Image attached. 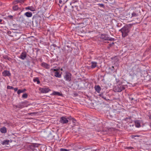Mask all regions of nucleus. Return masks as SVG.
I'll return each mask as SVG.
<instances>
[{
    "instance_id": "obj_1",
    "label": "nucleus",
    "mask_w": 151,
    "mask_h": 151,
    "mask_svg": "<svg viewBox=\"0 0 151 151\" xmlns=\"http://www.w3.org/2000/svg\"><path fill=\"white\" fill-rule=\"evenodd\" d=\"M122 34V36L125 37L127 36L129 31V29L127 27H124L119 30Z\"/></svg>"
},
{
    "instance_id": "obj_2",
    "label": "nucleus",
    "mask_w": 151,
    "mask_h": 151,
    "mask_svg": "<svg viewBox=\"0 0 151 151\" xmlns=\"http://www.w3.org/2000/svg\"><path fill=\"white\" fill-rule=\"evenodd\" d=\"M101 39L105 40L113 41L114 39L111 37H109L108 35L106 34H102L101 36Z\"/></svg>"
},
{
    "instance_id": "obj_3",
    "label": "nucleus",
    "mask_w": 151,
    "mask_h": 151,
    "mask_svg": "<svg viewBox=\"0 0 151 151\" xmlns=\"http://www.w3.org/2000/svg\"><path fill=\"white\" fill-rule=\"evenodd\" d=\"M124 87L122 85H119L114 88V90L116 92H120L124 89Z\"/></svg>"
},
{
    "instance_id": "obj_4",
    "label": "nucleus",
    "mask_w": 151,
    "mask_h": 151,
    "mask_svg": "<svg viewBox=\"0 0 151 151\" xmlns=\"http://www.w3.org/2000/svg\"><path fill=\"white\" fill-rule=\"evenodd\" d=\"M64 78L65 80L68 81H70L71 80V74L68 72H66L64 76Z\"/></svg>"
},
{
    "instance_id": "obj_5",
    "label": "nucleus",
    "mask_w": 151,
    "mask_h": 151,
    "mask_svg": "<svg viewBox=\"0 0 151 151\" xmlns=\"http://www.w3.org/2000/svg\"><path fill=\"white\" fill-rule=\"evenodd\" d=\"M69 119L68 117L67 118L65 116H63L60 118V122L62 124H66L68 122V119Z\"/></svg>"
},
{
    "instance_id": "obj_6",
    "label": "nucleus",
    "mask_w": 151,
    "mask_h": 151,
    "mask_svg": "<svg viewBox=\"0 0 151 151\" xmlns=\"http://www.w3.org/2000/svg\"><path fill=\"white\" fill-rule=\"evenodd\" d=\"M40 90L41 93H46L49 92L50 90L48 88H40Z\"/></svg>"
},
{
    "instance_id": "obj_7",
    "label": "nucleus",
    "mask_w": 151,
    "mask_h": 151,
    "mask_svg": "<svg viewBox=\"0 0 151 151\" xmlns=\"http://www.w3.org/2000/svg\"><path fill=\"white\" fill-rule=\"evenodd\" d=\"M41 65L42 66L47 69H49L50 68V65L47 63L44 62L42 63Z\"/></svg>"
},
{
    "instance_id": "obj_8",
    "label": "nucleus",
    "mask_w": 151,
    "mask_h": 151,
    "mask_svg": "<svg viewBox=\"0 0 151 151\" xmlns=\"http://www.w3.org/2000/svg\"><path fill=\"white\" fill-rule=\"evenodd\" d=\"M3 76H9L11 74L9 71L7 70H5L2 73Z\"/></svg>"
},
{
    "instance_id": "obj_9",
    "label": "nucleus",
    "mask_w": 151,
    "mask_h": 151,
    "mask_svg": "<svg viewBox=\"0 0 151 151\" xmlns=\"http://www.w3.org/2000/svg\"><path fill=\"white\" fill-rule=\"evenodd\" d=\"M27 56V55L25 52H22L19 58L22 60H24Z\"/></svg>"
},
{
    "instance_id": "obj_10",
    "label": "nucleus",
    "mask_w": 151,
    "mask_h": 151,
    "mask_svg": "<svg viewBox=\"0 0 151 151\" xmlns=\"http://www.w3.org/2000/svg\"><path fill=\"white\" fill-rule=\"evenodd\" d=\"M32 13L31 12H27L25 13L24 15L27 17H31L32 16Z\"/></svg>"
},
{
    "instance_id": "obj_11",
    "label": "nucleus",
    "mask_w": 151,
    "mask_h": 151,
    "mask_svg": "<svg viewBox=\"0 0 151 151\" xmlns=\"http://www.w3.org/2000/svg\"><path fill=\"white\" fill-rule=\"evenodd\" d=\"M95 88L96 91L98 93H100V91L101 90V88L99 85L95 86Z\"/></svg>"
},
{
    "instance_id": "obj_12",
    "label": "nucleus",
    "mask_w": 151,
    "mask_h": 151,
    "mask_svg": "<svg viewBox=\"0 0 151 151\" xmlns=\"http://www.w3.org/2000/svg\"><path fill=\"white\" fill-rule=\"evenodd\" d=\"M91 67L92 68H94L97 66V63L96 62H91Z\"/></svg>"
},
{
    "instance_id": "obj_13",
    "label": "nucleus",
    "mask_w": 151,
    "mask_h": 151,
    "mask_svg": "<svg viewBox=\"0 0 151 151\" xmlns=\"http://www.w3.org/2000/svg\"><path fill=\"white\" fill-rule=\"evenodd\" d=\"M0 131L2 133H5L7 132L6 129L5 127H3L1 128Z\"/></svg>"
},
{
    "instance_id": "obj_14",
    "label": "nucleus",
    "mask_w": 151,
    "mask_h": 151,
    "mask_svg": "<svg viewBox=\"0 0 151 151\" xmlns=\"http://www.w3.org/2000/svg\"><path fill=\"white\" fill-rule=\"evenodd\" d=\"M16 107L19 108H22L24 107V103H21L19 104H18L16 106Z\"/></svg>"
},
{
    "instance_id": "obj_15",
    "label": "nucleus",
    "mask_w": 151,
    "mask_h": 151,
    "mask_svg": "<svg viewBox=\"0 0 151 151\" xmlns=\"http://www.w3.org/2000/svg\"><path fill=\"white\" fill-rule=\"evenodd\" d=\"M51 95H58L59 96H61L62 95V94L59 92L54 91L51 94Z\"/></svg>"
},
{
    "instance_id": "obj_16",
    "label": "nucleus",
    "mask_w": 151,
    "mask_h": 151,
    "mask_svg": "<svg viewBox=\"0 0 151 151\" xmlns=\"http://www.w3.org/2000/svg\"><path fill=\"white\" fill-rule=\"evenodd\" d=\"M135 126L136 127L139 128L140 127V122L138 120L136 121L135 122Z\"/></svg>"
},
{
    "instance_id": "obj_17",
    "label": "nucleus",
    "mask_w": 151,
    "mask_h": 151,
    "mask_svg": "<svg viewBox=\"0 0 151 151\" xmlns=\"http://www.w3.org/2000/svg\"><path fill=\"white\" fill-rule=\"evenodd\" d=\"M9 141V140H4L2 142V144L3 145H8Z\"/></svg>"
},
{
    "instance_id": "obj_18",
    "label": "nucleus",
    "mask_w": 151,
    "mask_h": 151,
    "mask_svg": "<svg viewBox=\"0 0 151 151\" xmlns=\"http://www.w3.org/2000/svg\"><path fill=\"white\" fill-rule=\"evenodd\" d=\"M55 76L58 78H60L61 77V75L58 72H55Z\"/></svg>"
},
{
    "instance_id": "obj_19",
    "label": "nucleus",
    "mask_w": 151,
    "mask_h": 151,
    "mask_svg": "<svg viewBox=\"0 0 151 151\" xmlns=\"http://www.w3.org/2000/svg\"><path fill=\"white\" fill-rule=\"evenodd\" d=\"M26 91V89H24L22 90H19L17 91V93L18 94H20L21 93L24 92Z\"/></svg>"
},
{
    "instance_id": "obj_20",
    "label": "nucleus",
    "mask_w": 151,
    "mask_h": 151,
    "mask_svg": "<svg viewBox=\"0 0 151 151\" xmlns=\"http://www.w3.org/2000/svg\"><path fill=\"white\" fill-rule=\"evenodd\" d=\"M33 81L35 82H37V84H39L40 83V81L38 78H35L34 79Z\"/></svg>"
},
{
    "instance_id": "obj_21",
    "label": "nucleus",
    "mask_w": 151,
    "mask_h": 151,
    "mask_svg": "<svg viewBox=\"0 0 151 151\" xmlns=\"http://www.w3.org/2000/svg\"><path fill=\"white\" fill-rule=\"evenodd\" d=\"M18 7L17 5H16L13 7V9L14 11L17 10L18 9Z\"/></svg>"
},
{
    "instance_id": "obj_22",
    "label": "nucleus",
    "mask_w": 151,
    "mask_h": 151,
    "mask_svg": "<svg viewBox=\"0 0 151 151\" xmlns=\"http://www.w3.org/2000/svg\"><path fill=\"white\" fill-rule=\"evenodd\" d=\"M3 58H4L5 59H7L9 60H11V58L9 57L8 56L6 55H5L3 56Z\"/></svg>"
},
{
    "instance_id": "obj_23",
    "label": "nucleus",
    "mask_w": 151,
    "mask_h": 151,
    "mask_svg": "<svg viewBox=\"0 0 151 151\" xmlns=\"http://www.w3.org/2000/svg\"><path fill=\"white\" fill-rule=\"evenodd\" d=\"M30 10L31 11H35V8L32 6H30Z\"/></svg>"
},
{
    "instance_id": "obj_24",
    "label": "nucleus",
    "mask_w": 151,
    "mask_h": 151,
    "mask_svg": "<svg viewBox=\"0 0 151 151\" xmlns=\"http://www.w3.org/2000/svg\"><path fill=\"white\" fill-rule=\"evenodd\" d=\"M27 97V95L26 93L22 95V97L24 98H26Z\"/></svg>"
},
{
    "instance_id": "obj_25",
    "label": "nucleus",
    "mask_w": 151,
    "mask_h": 151,
    "mask_svg": "<svg viewBox=\"0 0 151 151\" xmlns=\"http://www.w3.org/2000/svg\"><path fill=\"white\" fill-rule=\"evenodd\" d=\"M19 3H20L19 0H16L13 2L14 4H16Z\"/></svg>"
},
{
    "instance_id": "obj_26",
    "label": "nucleus",
    "mask_w": 151,
    "mask_h": 151,
    "mask_svg": "<svg viewBox=\"0 0 151 151\" xmlns=\"http://www.w3.org/2000/svg\"><path fill=\"white\" fill-rule=\"evenodd\" d=\"M7 88L8 89H13V88H14L13 87L10 86H7Z\"/></svg>"
},
{
    "instance_id": "obj_27",
    "label": "nucleus",
    "mask_w": 151,
    "mask_h": 151,
    "mask_svg": "<svg viewBox=\"0 0 151 151\" xmlns=\"http://www.w3.org/2000/svg\"><path fill=\"white\" fill-rule=\"evenodd\" d=\"M60 151H68L69 150H68L65 149L61 148L60 149Z\"/></svg>"
},
{
    "instance_id": "obj_28",
    "label": "nucleus",
    "mask_w": 151,
    "mask_h": 151,
    "mask_svg": "<svg viewBox=\"0 0 151 151\" xmlns=\"http://www.w3.org/2000/svg\"><path fill=\"white\" fill-rule=\"evenodd\" d=\"M137 16V14L135 12H133L132 14V17H136Z\"/></svg>"
},
{
    "instance_id": "obj_29",
    "label": "nucleus",
    "mask_w": 151,
    "mask_h": 151,
    "mask_svg": "<svg viewBox=\"0 0 151 151\" xmlns=\"http://www.w3.org/2000/svg\"><path fill=\"white\" fill-rule=\"evenodd\" d=\"M101 7H104V4H98Z\"/></svg>"
},
{
    "instance_id": "obj_30",
    "label": "nucleus",
    "mask_w": 151,
    "mask_h": 151,
    "mask_svg": "<svg viewBox=\"0 0 151 151\" xmlns=\"http://www.w3.org/2000/svg\"><path fill=\"white\" fill-rule=\"evenodd\" d=\"M139 137V135H132V137L133 138H134V137Z\"/></svg>"
},
{
    "instance_id": "obj_31",
    "label": "nucleus",
    "mask_w": 151,
    "mask_h": 151,
    "mask_svg": "<svg viewBox=\"0 0 151 151\" xmlns=\"http://www.w3.org/2000/svg\"><path fill=\"white\" fill-rule=\"evenodd\" d=\"M30 6H28V7H26L25 8V9H28V10H30Z\"/></svg>"
},
{
    "instance_id": "obj_32",
    "label": "nucleus",
    "mask_w": 151,
    "mask_h": 151,
    "mask_svg": "<svg viewBox=\"0 0 151 151\" xmlns=\"http://www.w3.org/2000/svg\"><path fill=\"white\" fill-rule=\"evenodd\" d=\"M8 17H9L10 19H12L13 18V16H12V15H9L8 16Z\"/></svg>"
},
{
    "instance_id": "obj_33",
    "label": "nucleus",
    "mask_w": 151,
    "mask_h": 151,
    "mask_svg": "<svg viewBox=\"0 0 151 151\" xmlns=\"http://www.w3.org/2000/svg\"><path fill=\"white\" fill-rule=\"evenodd\" d=\"M13 89H14V90L15 91H16L18 90V88H13Z\"/></svg>"
},
{
    "instance_id": "obj_34",
    "label": "nucleus",
    "mask_w": 151,
    "mask_h": 151,
    "mask_svg": "<svg viewBox=\"0 0 151 151\" xmlns=\"http://www.w3.org/2000/svg\"><path fill=\"white\" fill-rule=\"evenodd\" d=\"M20 3L24 2V0H19Z\"/></svg>"
},
{
    "instance_id": "obj_35",
    "label": "nucleus",
    "mask_w": 151,
    "mask_h": 151,
    "mask_svg": "<svg viewBox=\"0 0 151 151\" xmlns=\"http://www.w3.org/2000/svg\"><path fill=\"white\" fill-rule=\"evenodd\" d=\"M59 2L60 4H62V1L61 0H59Z\"/></svg>"
},
{
    "instance_id": "obj_36",
    "label": "nucleus",
    "mask_w": 151,
    "mask_h": 151,
    "mask_svg": "<svg viewBox=\"0 0 151 151\" xmlns=\"http://www.w3.org/2000/svg\"><path fill=\"white\" fill-rule=\"evenodd\" d=\"M114 44V43L113 42L112 43L110 44H109V45L110 46H111L112 45Z\"/></svg>"
},
{
    "instance_id": "obj_37",
    "label": "nucleus",
    "mask_w": 151,
    "mask_h": 151,
    "mask_svg": "<svg viewBox=\"0 0 151 151\" xmlns=\"http://www.w3.org/2000/svg\"><path fill=\"white\" fill-rule=\"evenodd\" d=\"M128 149H131L133 148V147H128Z\"/></svg>"
},
{
    "instance_id": "obj_38",
    "label": "nucleus",
    "mask_w": 151,
    "mask_h": 151,
    "mask_svg": "<svg viewBox=\"0 0 151 151\" xmlns=\"http://www.w3.org/2000/svg\"><path fill=\"white\" fill-rule=\"evenodd\" d=\"M75 2H77V1H72V3H74Z\"/></svg>"
},
{
    "instance_id": "obj_39",
    "label": "nucleus",
    "mask_w": 151,
    "mask_h": 151,
    "mask_svg": "<svg viewBox=\"0 0 151 151\" xmlns=\"http://www.w3.org/2000/svg\"><path fill=\"white\" fill-rule=\"evenodd\" d=\"M2 21V20L1 19H0V23H1V22Z\"/></svg>"
},
{
    "instance_id": "obj_40",
    "label": "nucleus",
    "mask_w": 151,
    "mask_h": 151,
    "mask_svg": "<svg viewBox=\"0 0 151 151\" xmlns=\"http://www.w3.org/2000/svg\"><path fill=\"white\" fill-rule=\"evenodd\" d=\"M149 125H150V127L151 128V123H150Z\"/></svg>"
},
{
    "instance_id": "obj_41",
    "label": "nucleus",
    "mask_w": 151,
    "mask_h": 151,
    "mask_svg": "<svg viewBox=\"0 0 151 151\" xmlns=\"http://www.w3.org/2000/svg\"><path fill=\"white\" fill-rule=\"evenodd\" d=\"M35 113H32L30 114H35Z\"/></svg>"
},
{
    "instance_id": "obj_42",
    "label": "nucleus",
    "mask_w": 151,
    "mask_h": 151,
    "mask_svg": "<svg viewBox=\"0 0 151 151\" xmlns=\"http://www.w3.org/2000/svg\"><path fill=\"white\" fill-rule=\"evenodd\" d=\"M53 70H54V71H56V70H56V69H54Z\"/></svg>"
},
{
    "instance_id": "obj_43",
    "label": "nucleus",
    "mask_w": 151,
    "mask_h": 151,
    "mask_svg": "<svg viewBox=\"0 0 151 151\" xmlns=\"http://www.w3.org/2000/svg\"><path fill=\"white\" fill-rule=\"evenodd\" d=\"M61 70H63V69H62V68H61Z\"/></svg>"
},
{
    "instance_id": "obj_44",
    "label": "nucleus",
    "mask_w": 151,
    "mask_h": 151,
    "mask_svg": "<svg viewBox=\"0 0 151 151\" xmlns=\"http://www.w3.org/2000/svg\"><path fill=\"white\" fill-rule=\"evenodd\" d=\"M151 116H150V118H151Z\"/></svg>"
},
{
    "instance_id": "obj_45",
    "label": "nucleus",
    "mask_w": 151,
    "mask_h": 151,
    "mask_svg": "<svg viewBox=\"0 0 151 151\" xmlns=\"http://www.w3.org/2000/svg\"><path fill=\"white\" fill-rule=\"evenodd\" d=\"M73 119V120H74V119ZM74 120H76V119H74Z\"/></svg>"
}]
</instances>
